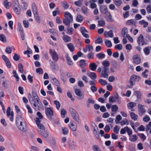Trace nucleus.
I'll use <instances>...</instances> for the list:
<instances>
[{
  "label": "nucleus",
  "instance_id": "1",
  "mask_svg": "<svg viewBox=\"0 0 151 151\" xmlns=\"http://www.w3.org/2000/svg\"><path fill=\"white\" fill-rule=\"evenodd\" d=\"M65 18L63 19V22L67 26H70V24L73 22V18L71 14L69 12H65Z\"/></svg>",
  "mask_w": 151,
  "mask_h": 151
},
{
  "label": "nucleus",
  "instance_id": "2",
  "mask_svg": "<svg viewBox=\"0 0 151 151\" xmlns=\"http://www.w3.org/2000/svg\"><path fill=\"white\" fill-rule=\"evenodd\" d=\"M49 52L53 60L55 62H57L59 59V57L55 51L54 50L50 49Z\"/></svg>",
  "mask_w": 151,
  "mask_h": 151
},
{
  "label": "nucleus",
  "instance_id": "3",
  "mask_svg": "<svg viewBox=\"0 0 151 151\" xmlns=\"http://www.w3.org/2000/svg\"><path fill=\"white\" fill-rule=\"evenodd\" d=\"M70 111L71 113L73 118L76 121L78 122L79 121L78 114L76 110L74 109L70 108Z\"/></svg>",
  "mask_w": 151,
  "mask_h": 151
},
{
  "label": "nucleus",
  "instance_id": "4",
  "mask_svg": "<svg viewBox=\"0 0 151 151\" xmlns=\"http://www.w3.org/2000/svg\"><path fill=\"white\" fill-rule=\"evenodd\" d=\"M22 116L23 114L21 113L18 114L17 115L16 119V123L17 126H18L19 124L25 121Z\"/></svg>",
  "mask_w": 151,
  "mask_h": 151
},
{
  "label": "nucleus",
  "instance_id": "5",
  "mask_svg": "<svg viewBox=\"0 0 151 151\" xmlns=\"http://www.w3.org/2000/svg\"><path fill=\"white\" fill-rule=\"evenodd\" d=\"M17 126L19 129L23 132H26L27 130V125L25 121L19 124L18 126Z\"/></svg>",
  "mask_w": 151,
  "mask_h": 151
},
{
  "label": "nucleus",
  "instance_id": "6",
  "mask_svg": "<svg viewBox=\"0 0 151 151\" xmlns=\"http://www.w3.org/2000/svg\"><path fill=\"white\" fill-rule=\"evenodd\" d=\"M45 114L48 119L50 120L52 119V117L54 115L53 111L51 108H48L45 111Z\"/></svg>",
  "mask_w": 151,
  "mask_h": 151
},
{
  "label": "nucleus",
  "instance_id": "7",
  "mask_svg": "<svg viewBox=\"0 0 151 151\" xmlns=\"http://www.w3.org/2000/svg\"><path fill=\"white\" fill-rule=\"evenodd\" d=\"M11 111V108L8 107L6 110V114L7 117L9 118L11 122L14 121V113L13 111Z\"/></svg>",
  "mask_w": 151,
  "mask_h": 151
},
{
  "label": "nucleus",
  "instance_id": "8",
  "mask_svg": "<svg viewBox=\"0 0 151 151\" xmlns=\"http://www.w3.org/2000/svg\"><path fill=\"white\" fill-rule=\"evenodd\" d=\"M137 41L139 45L143 46L146 44L144 40V36L142 34L138 37Z\"/></svg>",
  "mask_w": 151,
  "mask_h": 151
},
{
  "label": "nucleus",
  "instance_id": "9",
  "mask_svg": "<svg viewBox=\"0 0 151 151\" xmlns=\"http://www.w3.org/2000/svg\"><path fill=\"white\" fill-rule=\"evenodd\" d=\"M35 121L38 127L40 129V130H45V127L43 124L41 123V120L40 119L37 117L35 119Z\"/></svg>",
  "mask_w": 151,
  "mask_h": 151
},
{
  "label": "nucleus",
  "instance_id": "10",
  "mask_svg": "<svg viewBox=\"0 0 151 151\" xmlns=\"http://www.w3.org/2000/svg\"><path fill=\"white\" fill-rule=\"evenodd\" d=\"M137 78V76L135 75H133L130 78L129 81V83L130 84L129 87L132 88L134 85V83H135V82Z\"/></svg>",
  "mask_w": 151,
  "mask_h": 151
},
{
  "label": "nucleus",
  "instance_id": "11",
  "mask_svg": "<svg viewBox=\"0 0 151 151\" xmlns=\"http://www.w3.org/2000/svg\"><path fill=\"white\" fill-rule=\"evenodd\" d=\"M33 99L34 98V103L33 104V107L35 109H36V108L37 107V105L36 103L37 102V104H40V105L41 104H42H42L40 102V99L39 98L38 96H36L35 97H33Z\"/></svg>",
  "mask_w": 151,
  "mask_h": 151
},
{
  "label": "nucleus",
  "instance_id": "12",
  "mask_svg": "<svg viewBox=\"0 0 151 151\" xmlns=\"http://www.w3.org/2000/svg\"><path fill=\"white\" fill-rule=\"evenodd\" d=\"M133 60L134 63L137 65L139 64L141 62L139 55L137 54L133 56Z\"/></svg>",
  "mask_w": 151,
  "mask_h": 151
},
{
  "label": "nucleus",
  "instance_id": "13",
  "mask_svg": "<svg viewBox=\"0 0 151 151\" xmlns=\"http://www.w3.org/2000/svg\"><path fill=\"white\" fill-rule=\"evenodd\" d=\"M39 134H40L44 138H47L48 136V132L47 131L43 130H39L38 131Z\"/></svg>",
  "mask_w": 151,
  "mask_h": 151
},
{
  "label": "nucleus",
  "instance_id": "14",
  "mask_svg": "<svg viewBox=\"0 0 151 151\" xmlns=\"http://www.w3.org/2000/svg\"><path fill=\"white\" fill-rule=\"evenodd\" d=\"M75 92L76 94L79 97L80 99H82L84 98V95L82 93L80 89H76Z\"/></svg>",
  "mask_w": 151,
  "mask_h": 151
},
{
  "label": "nucleus",
  "instance_id": "15",
  "mask_svg": "<svg viewBox=\"0 0 151 151\" xmlns=\"http://www.w3.org/2000/svg\"><path fill=\"white\" fill-rule=\"evenodd\" d=\"M80 30L81 31L82 34L83 35L84 37L85 38H89V35L85 33V32H88V31L85 29L84 27H82L80 28Z\"/></svg>",
  "mask_w": 151,
  "mask_h": 151
},
{
  "label": "nucleus",
  "instance_id": "16",
  "mask_svg": "<svg viewBox=\"0 0 151 151\" xmlns=\"http://www.w3.org/2000/svg\"><path fill=\"white\" fill-rule=\"evenodd\" d=\"M100 11L101 13L103 14H106L107 12H108V9L105 5H101L100 6Z\"/></svg>",
  "mask_w": 151,
  "mask_h": 151
},
{
  "label": "nucleus",
  "instance_id": "17",
  "mask_svg": "<svg viewBox=\"0 0 151 151\" xmlns=\"http://www.w3.org/2000/svg\"><path fill=\"white\" fill-rule=\"evenodd\" d=\"M136 104L134 102H130L127 104V106L129 109H131L132 111H134V107L136 106Z\"/></svg>",
  "mask_w": 151,
  "mask_h": 151
},
{
  "label": "nucleus",
  "instance_id": "18",
  "mask_svg": "<svg viewBox=\"0 0 151 151\" xmlns=\"http://www.w3.org/2000/svg\"><path fill=\"white\" fill-rule=\"evenodd\" d=\"M69 126L73 131H76L77 129V125L74 122H70L69 124Z\"/></svg>",
  "mask_w": 151,
  "mask_h": 151
},
{
  "label": "nucleus",
  "instance_id": "19",
  "mask_svg": "<svg viewBox=\"0 0 151 151\" xmlns=\"http://www.w3.org/2000/svg\"><path fill=\"white\" fill-rule=\"evenodd\" d=\"M138 107L139 112H141L139 114V115H142L143 113L145 112V109L144 108V106L141 104H139Z\"/></svg>",
  "mask_w": 151,
  "mask_h": 151
},
{
  "label": "nucleus",
  "instance_id": "20",
  "mask_svg": "<svg viewBox=\"0 0 151 151\" xmlns=\"http://www.w3.org/2000/svg\"><path fill=\"white\" fill-rule=\"evenodd\" d=\"M97 68V65H96L95 63H90L89 65V69L93 71H95Z\"/></svg>",
  "mask_w": 151,
  "mask_h": 151
},
{
  "label": "nucleus",
  "instance_id": "21",
  "mask_svg": "<svg viewBox=\"0 0 151 151\" xmlns=\"http://www.w3.org/2000/svg\"><path fill=\"white\" fill-rule=\"evenodd\" d=\"M32 10L34 14L38 13L37 7L35 3L32 4Z\"/></svg>",
  "mask_w": 151,
  "mask_h": 151
},
{
  "label": "nucleus",
  "instance_id": "22",
  "mask_svg": "<svg viewBox=\"0 0 151 151\" xmlns=\"http://www.w3.org/2000/svg\"><path fill=\"white\" fill-rule=\"evenodd\" d=\"M67 46L68 47V49H69V50L71 52H73L75 48L74 46L73 45L72 43H68L67 45Z\"/></svg>",
  "mask_w": 151,
  "mask_h": 151
},
{
  "label": "nucleus",
  "instance_id": "23",
  "mask_svg": "<svg viewBox=\"0 0 151 151\" xmlns=\"http://www.w3.org/2000/svg\"><path fill=\"white\" fill-rule=\"evenodd\" d=\"M128 32V30L127 28L126 27H124L122 30V35L123 37H125V35Z\"/></svg>",
  "mask_w": 151,
  "mask_h": 151
},
{
  "label": "nucleus",
  "instance_id": "24",
  "mask_svg": "<svg viewBox=\"0 0 151 151\" xmlns=\"http://www.w3.org/2000/svg\"><path fill=\"white\" fill-rule=\"evenodd\" d=\"M130 116L132 119L134 121H136L137 120L138 116L137 114H135L134 112H130Z\"/></svg>",
  "mask_w": 151,
  "mask_h": 151
},
{
  "label": "nucleus",
  "instance_id": "25",
  "mask_svg": "<svg viewBox=\"0 0 151 151\" xmlns=\"http://www.w3.org/2000/svg\"><path fill=\"white\" fill-rule=\"evenodd\" d=\"M63 39L66 42H70L71 40V37L67 35H64L63 37Z\"/></svg>",
  "mask_w": 151,
  "mask_h": 151
},
{
  "label": "nucleus",
  "instance_id": "26",
  "mask_svg": "<svg viewBox=\"0 0 151 151\" xmlns=\"http://www.w3.org/2000/svg\"><path fill=\"white\" fill-rule=\"evenodd\" d=\"M4 4L5 7L8 9L11 6V3L10 2H8L7 0H5L4 2Z\"/></svg>",
  "mask_w": 151,
  "mask_h": 151
},
{
  "label": "nucleus",
  "instance_id": "27",
  "mask_svg": "<svg viewBox=\"0 0 151 151\" xmlns=\"http://www.w3.org/2000/svg\"><path fill=\"white\" fill-rule=\"evenodd\" d=\"M106 14L107 17H105V18L108 21H110L111 22L113 21L112 19L111 16L109 12H107Z\"/></svg>",
  "mask_w": 151,
  "mask_h": 151
},
{
  "label": "nucleus",
  "instance_id": "28",
  "mask_svg": "<svg viewBox=\"0 0 151 151\" xmlns=\"http://www.w3.org/2000/svg\"><path fill=\"white\" fill-rule=\"evenodd\" d=\"M84 19L83 17L81 15H79L77 16L76 18V21L79 22H81Z\"/></svg>",
  "mask_w": 151,
  "mask_h": 151
},
{
  "label": "nucleus",
  "instance_id": "29",
  "mask_svg": "<svg viewBox=\"0 0 151 151\" xmlns=\"http://www.w3.org/2000/svg\"><path fill=\"white\" fill-rule=\"evenodd\" d=\"M89 76L91 79L93 80H95L97 78L96 74L93 72H91L89 73Z\"/></svg>",
  "mask_w": 151,
  "mask_h": 151
},
{
  "label": "nucleus",
  "instance_id": "30",
  "mask_svg": "<svg viewBox=\"0 0 151 151\" xmlns=\"http://www.w3.org/2000/svg\"><path fill=\"white\" fill-rule=\"evenodd\" d=\"M67 33L69 35H72L73 34V29L72 27H70V26H67Z\"/></svg>",
  "mask_w": 151,
  "mask_h": 151
},
{
  "label": "nucleus",
  "instance_id": "31",
  "mask_svg": "<svg viewBox=\"0 0 151 151\" xmlns=\"http://www.w3.org/2000/svg\"><path fill=\"white\" fill-rule=\"evenodd\" d=\"M52 80L53 81V83L54 85L57 86H60V83L58 80L55 77H54V78H53Z\"/></svg>",
  "mask_w": 151,
  "mask_h": 151
},
{
  "label": "nucleus",
  "instance_id": "32",
  "mask_svg": "<svg viewBox=\"0 0 151 151\" xmlns=\"http://www.w3.org/2000/svg\"><path fill=\"white\" fill-rule=\"evenodd\" d=\"M60 78L61 80L64 83L66 82L67 78L66 75L64 73H61L60 75Z\"/></svg>",
  "mask_w": 151,
  "mask_h": 151
},
{
  "label": "nucleus",
  "instance_id": "33",
  "mask_svg": "<svg viewBox=\"0 0 151 151\" xmlns=\"http://www.w3.org/2000/svg\"><path fill=\"white\" fill-rule=\"evenodd\" d=\"M62 3L64 9H66L69 8L70 6L67 1H64L62 2Z\"/></svg>",
  "mask_w": 151,
  "mask_h": 151
},
{
  "label": "nucleus",
  "instance_id": "34",
  "mask_svg": "<svg viewBox=\"0 0 151 151\" xmlns=\"http://www.w3.org/2000/svg\"><path fill=\"white\" fill-rule=\"evenodd\" d=\"M82 12L85 14L86 15H87L88 13V11H89L88 8L85 6H83L81 8V9Z\"/></svg>",
  "mask_w": 151,
  "mask_h": 151
},
{
  "label": "nucleus",
  "instance_id": "35",
  "mask_svg": "<svg viewBox=\"0 0 151 151\" xmlns=\"http://www.w3.org/2000/svg\"><path fill=\"white\" fill-rule=\"evenodd\" d=\"M125 128L126 130V132L128 133V135L130 138L132 137L131 135L132 134V130L131 129H130L127 126L125 127Z\"/></svg>",
  "mask_w": 151,
  "mask_h": 151
},
{
  "label": "nucleus",
  "instance_id": "36",
  "mask_svg": "<svg viewBox=\"0 0 151 151\" xmlns=\"http://www.w3.org/2000/svg\"><path fill=\"white\" fill-rule=\"evenodd\" d=\"M106 35H108L109 37L112 38L114 36V35L113 33V31L111 30H110L108 32H104V35L105 36Z\"/></svg>",
  "mask_w": 151,
  "mask_h": 151
},
{
  "label": "nucleus",
  "instance_id": "37",
  "mask_svg": "<svg viewBox=\"0 0 151 151\" xmlns=\"http://www.w3.org/2000/svg\"><path fill=\"white\" fill-rule=\"evenodd\" d=\"M20 6H13V8L14 11L17 14H20V11L19 10L18 8H19Z\"/></svg>",
  "mask_w": 151,
  "mask_h": 151
},
{
  "label": "nucleus",
  "instance_id": "38",
  "mask_svg": "<svg viewBox=\"0 0 151 151\" xmlns=\"http://www.w3.org/2000/svg\"><path fill=\"white\" fill-rule=\"evenodd\" d=\"M18 70L21 73H23V66L22 64L21 63H19L18 65Z\"/></svg>",
  "mask_w": 151,
  "mask_h": 151
},
{
  "label": "nucleus",
  "instance_id": "39",
  "mask_svg": "<svg viewBox=\"0 0 151 151\" xmlns=\"http://www.w3.org/2000/svg\"><path fill=\"white\" fill-rule=\"evenodd\" d=\"M86 60H81L80 61V65L81 67H86Z\"/></svg>",
  "mask_w": 151,
  "mask_h": 151
},
{
  "label": "nucleus",
  "instance_id": "40",
  "mask_svg": "<svg viewBox=\"0 0 151 151\" xmlns=\"http://www.w3.org/2000/svg\"><path fill=\"white\" fill-rule=\"evenodd\" d=\"M150 46H148L145 48L144 49V51L146 55H148L150 53Z\"/></svg>",
  "mask_w": 151,
  "mask_h": 151
},
{
  "label": "nucleus",
  "instance_id": "41",
  "mask_svg": "<svg viewBox=\"0 0 151 151\" xmlns=\"http://www.w3.org/2000/svg\"><path fill=\"white\" fill-rule=\"evenodd\" d=\"M1 41L4 43L6 42L7 41L6 38V36L4 35H1Z\"/></svg>",
  "mask_w": 151,
  "mask_h": 151
},
{
  "label": "nucleus",
  "instance_id": "42",
  "mask_svg": "<svg viewBox=\"0 0 151 151\" xmlns=\"http://www.w3.org/2000/svg\"><path fill=\"white\" fill-rule=\"evenodd\" d=\"M110 64V62L107 60H106L104 61L102 63L103 65L104 66V67H106V68H107L109 67Z\"/></svg>",
  "mask_w": 151,
  "mask_h": 151
},
{
  "label": "nucleus",
  "instance_id": "43",
  "mask_svg": "<svg viewBox=\"0 0 151 151\" xmlns=\"http://www.w3.org/2000/svg\"><path fill=\"white\" fill-rule=\"evenodd\" d=\"M134 94L136 96L138 99L141 98V93L139 91H137L135 92Z\"/></svg>",
  "mask_w": 151,
  "mask_h": 151
},
{
  "label": "nucleus",
  "instance_id": "44",
  "mask_svg": "<svg viewBox=\"0 0 151 151\" xmlns=\"http://www.w3.org/2000/svg\"><path fill=\"white\" fill-rule=\"evenodd\" d=\"M103 41L102 38L99 37L97 39L95 40V42L96 44H100L102 43Z\"/></svg>",
  "mask_w": 151,
  "mask_h": 151
},
{
  "label": "nucleus",
  "instance_id": "45",
  "mask_svg": "<svg viewBox=\"0 0 151 151\" xmlns=\"http://www.w3.org/2000/svg\"><path fill=\"white\" fill-rule=\"evenodd\" d=\"M98 128L97 127L96 129H94V133L95 134L96 137L97 139H99L100 138L98 132Z\"/></svg>",
  "mask_w": 151,
  "mask_h": 151
},
{
  "label": "nucleus",
  "instance_id": "46",
  "mask_svg": "<svg viewBox=\"0 0 151 151\" xmlns=\"http://www.w3.org/2000/svg\"><path fill=\"white\" fill-rule=\"evenodd\" d=\"M35 19L36 22L38 23H40V17L38 15V13L34 14Z\"/></svg>",
  "mask_w": 151,
  "mask_h": 151
},
{
  "label": "nucleus",
  "instance_id": "47",
  "mask_svg": "<svg viewBox=\"0 0 151 151\" xmlns=\"http://www.w3.org/2000/svg\"><path fill=\"white\" fill-rule=\"evenodd\" d=\"M66 58L67 64L70 65H73V62L70 58L67 56L66 57Z\"/></svg>",
  "mask_w": 151,
  "mask_h": 151
},
{
  "label": "nucleus",
  "instance_id": "48",
  "mask_svg": "<svg viewBox=\"0 0 151 151\" xmlns=\"http://www.w3.org/2000/svg\"><path fill=\"white\" fill-rule=\"evenodd\" d=\"M137 135L141 139L143 140V141L146 139V137L144 134L142 133H139L137 134Z\"/></svg>",
  "mask_w": 151,
  "mask_h": 151
},
{
  "label": "nucleus",
  "instance_id": "49",
  "mask_svg": "<svg viewBox=\"0 0 151 151\" xmlns=\"http://www.w3.org/2000/svg\"><path fill=\"white\" fill-rule=\"evenodd\" d=\"M118 108L116 105H114L111 107V110L113 112H116L117 111Z\"/></svg>",
  "mask_w": 151,
  "mask_h": 151
},
{
  "label": "nucleus",
  "instance_id": "50",
  "mask_svg": "<svg viewBox=\"0 0 151 151\" xmlns=\"http://www.w3.org/2000/svg\"><path fill=\"white\" fill-rule=\"evenodd\" d=\"M105 44L106 45L109 47H111L112 46V44L111 42L109 40H107L105 42Z\"/></svg>",
  "mask_w": 151,
  "mask_h": 151
},
{
  "label": "nucleus",
  "instance_id": "51",
  "mask_svg": "<svg viewBox=\"0 0 151 151\" xmlns=\"http://www.w3.org/2000/svg\"><path fill=\"white\" fill-rule=\"evenodd\" d=\"M4 78L2 82V85L5 88H7V81L6 78H4V77H3Z\"/></svg>",
  "mask_w": 151,
  "mask_h": 151
},
{
  "label": "nucleus",
  "instance_id": "52",
  "mask_svg": "<svg viewBox=\"0 0 151 151\" xmlns=\"http://www.w3.org/2000/svg\"><path fill=\"white\" fill-rule=\"evenodd\" d=\"M62 130L63 133L64 135L67 134L68 132V129L65 127H63L62 128Z\"/></svg>",
  "mask_w": 151,
  "mask_h": 151
},
{
  "label": "nucleus",
  "instance_id": "53",
  "mask_svg": "<svg viewBox=\"0 0 151 151\" xmlns=\"http://www.w3.org/2000/svg\"><path fill=\"white\" fill-rule=\"evenodd\" d=\"M133 138H130L129 140L132 142H135L137 139L138 137L136 134H133L132 136Z\"/></svg>",
  "mask_w": 151,
  "mask_h": 151
},
{
  "label": "nucleus",
  "instance_id": "54",
  "mask_svg": "<svg viewBox=\"0 0 151 151\" xmlns=\"http://www.w3.org/2000/svg\"><path fill=\"white\" fill-rule=\"evenodd\" d=\"M120 123L121 126H123L126 124L128 125L129 123L128 121L126 119L125 120H122L120 122Z\"/></svg>",
  "mask_w": 151,
  "mask_h": 151
},
{
  "label": "nucleus",
  "instance_id": "55",
  "mask_svg": "<svg viewBox=\"0 0 151 151\" xmlns=\"http://www.w3.org/2000/svg\"><path fill=\"white\" fill-rule=\"evenodd\" d=\"M122 1L121 0H115L114 1V3L117 6H119L122 4Z\"/></svg>",
  "mask_w": 151,
  "mask_h": 151
},
{
  "label": "nucleus",
  "instance_id": "56",
  "mask_svg": "<svg viewBox=\"0 0 151 151\" xmlns=\"http://www.w3.org/2000/svg\"><path fill=\"white\" fill-rule=\"evenodd\" d=\"M96 56L99 59H101L104 58L105 57V55L104 54L99 53Z\"/></svg>",
  "mask_w": 151,
  "mask_h": 151
},
{
  "label": "nucleus",
  "instance_id": "57",
  "mask_svg": "<svg viewBox=\"0 0 151 151\" xmlns=\"http://www.w3.org/2000/svg\"><path fill=\"white\" fill-rule=\"evenodd\" d=\"M54 102L55 104L56 105V108L58 110L60 107V103L59 102V101L56 100L54 101Z\"/></svg>",
  "mask_w": 151,
  "mask_h": 151
},
{
  "label": "nucleus",
  "instance_id": "58",
  "mask_svg": "<svg viewBox=\"0 0 151 151\" xmlns=\"http://www.w3.org/2000/svg\"><path fill=\"white\" fill-rule=\"evenodd\" d=\"M120 128L118 126H116L114 128V132L115 133L117 134L119 133V130Z\"/></svg>",
  "mask_w": 151,
  "mask_h": 151
},
{
  "label": "nucleus",
  "instance_id": "59",
  "mask_svg": "<svg viewBox=\"0 0 151 151\" xmlns=\"http://www.w3.org/2000/svg\"><path fill=\"white\" fill-rule=\"evenodd\" d=\"M98 24L99 26L103 27L105 24V22L104 20H99L98 22Z\"/></svg>",
  "mask_w": 151,
  "mask_h": 151
},
{
  "label": "nucleus",
  "instance_id": "60",
  "mask_svg": "<svg viewBox=\"0 0 151 151\" xmlns=\"http://www.w3.org/2000/svg\"><path fill=\"white\" fill-rule=\"evenodd\" d=\"M5 51L7 53H11L12 51V47L10 46L7 47L5 49Z\"/></svg>",
  "mask_w": 151,
  "mask_h": 151
},
{
  "label": "nucleus",
  "instance_id": "61",
  "mask_svg": "<svg viewBox=\"0 0 151 151\" xmlns=\"http://www.w3.org/2000/svg\"><path fill=\"white\" fill-rule=\"evenodd\" d=\"M82 79L83 81H84V82L85 83H87L88 82V78L85 75H83L82 76Z\"/></svg>",
  "mask_w": 151,
  "mask_h": 151
},
{
  "label": "nucleus",
  "instance_id": "62",
  "mask_svg": "<svg viewBox=\"0 0 151 151\" xmlns=\"http://www.w3.org/2000/svg\"><path fill=\"white\" fill-rule=\"evenodd\" d=\"M87 57L88 59H92L94 58V53L93 52H90L87 55Z\"/></svg>",
  "mask_w": 151,
  "mask_h": 151
},
{
  "label": "nucleus",
  "instance_id": "63",
  "mask_svg": "<svg viewBox=\"0 0 151 151\" xmlns=\"http://www.w3.org/2000/svg\"><path fill=\"white\" fill-rule=\"evenodd\" d=\"M61 115L62 117L64 118L65 117V115L66 114V111L64 109H62L61 110Z\"/></svg>",
  "mask_w": 151,
  "mask_h": 151
},
{
  "label": "nucleus",
  "instance_id": "64",
  "mask_svg": "<svg viewBox=\"0 0 151 151\" xmlns=\"http://www.w3.org/2000/svg\"><path fill=\"white\" fill-rule=\"evenodd\" d=\"M148 72L147 69H145V71L142 73V75L143 77L144 78H147L148 76V75L146 74V73Z\"/></svg>",
  "mask_w": 151,
  "mask_h": 151
}]
</instances>
